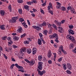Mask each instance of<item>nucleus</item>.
<instances>
[{
    "instance_id": "f257e3e1",
    "label": "nucleus",
    "mask_w": 76,
    "mask_h": 76,
    "mask_svg": "<svg viewBox=\"0 0 76 76\" xmlns=\"http://www.w3.org/2000/svg\"><path fill=\"white\" fill-rule=\"evenodd\" d=\"M66 38L67 39H70V40H71L72 41H75L74 37L72 36H70V35H67L66 36Z\"/></svg>"
},
{
    "instance_id": "f03ea898",
    "label": "nucleus",
    "mask_w": 76,
    "mask_h": 76,
    "mask_svg": "<svg viewBox=\"0 0 76 76\" xmlns=\"http://www.w3.org/2000/svg\"><path fill=\"white\" fill-rule=\"evenodd\" d=\"M37 71H38V72L39 75L40 76H42L45 73V70H43L41 72V71L39 70V69H37Z\"/></svg>"
},
{
    "instance_id": "7ed1b4c3",
    "label": "nucleus",
    "mask_w": 76,
    "mask_h": 76,
    "mask_svg": "<svg viewBox=\"0 0 76 76\" xmlns=\"http://www.w3.org/2000/svg\"><path fill=\"white\" fill-rule=\"evenodd\" d=\"M67 68L69 70H72V67L71 64L69 63H67L66 64Z\"/></svg>"
},
{
    "instance_id": "20e7f679",
    "label": "nucleus",
    "mask_w": 76,
    "mask_h": 76,
    "mask_svg": "<svg viewBox=\"0 0 76 76\" xmlns=\"http://www.w3.org/2000/svg\"><path fill=\"white\" fill-rule=\"evenodd\" d=\"M68 32L69 35L71 34H72V35H74L75 34V32H74V31L71 29L69 30Z\"/></svg>"
},
{
    "instance_id": "39448f33",
    "label": "nucleus",
    "mask_w": 76,
    "mask_h": 76,
    "mask_svg": "<svg viewBox=\"0 0 76 76\" xmlns=\"http://www.w3.org/2000/svg\"><path fill=\"white\" fill-rule=\"evenodd\" d=\"M18 69H19V70H18V71L24 73V70H23V67L20 66H19V68Z\"/></svg>"
},
{
    "instance_id": "423d86ee",
    "label": "nucleus",
    "mask_w": 76,
    "mask_h": 76,
    "mask_svg": "<svg viewBox=\"0 0 76 76\" xmlns=\"http://www.w3.org/2000/svg\"><path fill=\"white\" fill-rule=\"evenodd\" d=\"M56 4H57V6H56V8L58 9H60L61 6V4L58 2H56Z\"/></svg>"
},
{
    "instance_id": "0eeeda50",
    "label": "nucleus",
    "mask_w": 76,
    "mask_h": 76,
    "mask_svg": "<svg viewBox=\"0 0 76 76\" xmlns=\"http://www.w3.org/2000/svg\"><path fill=\"white\" fill-rule=\"evenodd\" d=\"M9 22L10 23H16V20H15L12 18L10 20Z\"/></svg>"
},
{
    "instance_id": "6e6552de",
    "label": "nucleus",
    "mask_w": 76,
    "mask_h": 76,
    "mask_svg": "<svg viewBox=\"0 0 76 76\" xmlns=\"http://www.w3.org/2000/svg\"><path fill=\"white\" fill-rule=\"evenodd\" d=\"M21 53H25L26 51V48H23L20 49Z\"/></svg>"
},
{
    "instance_id": "1a4fd4ad",
    "label": "nucleus",
    "mask_w": 76,
    "mask_h": 76,
    "mask_svg": "<svg viewBox=\"0 0 76 76\" xmlns=\"http://www.w3.org/2000/svg\"><path fill=\"white\" fill-rule=\"evenodd\" d=\"M58 28L59 29V30L58 31L59 32H60V33H63V28L61 26L58 27Z\"/></svg>"
},
{
    "instance_id": "9d476101",
    "label": "nucleus",
    "mask_w": 76,
    "mask_h": 76,
    "mask_svg": "<svg viewBox=\"0 0 76 76\" xmlns=\"http://www.w3.org/2000/svg\"><path fill=\"white\" fill-rule=\"evenodd\" d=\"M17 31L19 33H22V31H23V30L22 29V28L21 27H20L17 30Z\"/></svg>"
},
{
    "instance_id": "9b49d317",
    "label": "nucleus",
    "mask_w": 76,
    "mask_h": 76,
    "mask_svg": "<svg viewBox=\"0 0 76 76\" xmlns=\"http://www.w3.org/2000/svg\"><path fill=\"white\" fill-rule=\"evenodd\" d=\"M73 9V7L72 6H69L67 8V10L66 11V12L67 13H69V10H72Z\"/></svg>"
},
{
    "instance_id": "f8f14e48",
    "label": "nucleus",
    "mask_w": 76,
    "mask_h": 76,
    "mask_svg": "<svg viewBox=\"0 0 76 76\" xmlns=\"http://www.w3.org/2000/svg\"><path fill=\"white\" fill-rule=\"evenodd\" d=\"M37 48H34L33 50V54L35 55L37 53Z\"/></svg>"
},
{
    "instance_id": "ddd939ff",
    "label": "nucleus",
    "mask_w": 76,
    "mask_h": 76,
    "mask_svg": "<svg viewBox=\"0 0 76 76\" xmlns=\"http://www.w3.org/2000/svg\"><path fill=\"white\" fill-rule=\"evenodd\" d=\"M29 63H30V66H33L35 64V60H31Z\"/></svg>"
},
{
    "instance_id": "4468645a",
    "label": "nucleus",
    "mask_w": 76,
    "mask_h": 76,
    "mask_svg": "<svg viewBox=\"0 0 76 76\" xmlns=\"http://www.w3.org/2000/svg\"><path fill=\"white\" fill-rule=\"evenodd\" d=\"M47 56L48 58H50L51 57V56H52V53L51 52V50L49 51Z\"/></svg>"
},
{
    "instance_id": "2eb2a0df",
    "label": "nucleus",
    "mask_w": 76,
    "mask_h": 76,
    "mask_svg": "<svg viewBox=\"0 0 76 76\" xmlns=\"http://www.w3.org/2000/svg\"><path fill=\"white\" fill-rule=\"evenodd\" d=\"M0 13L2 16H4V14H5V12L3 10H0Z\"/></svg>"
},
{
    "instance_id": "dca6fc26",
    "label": "nucleus",
    "mask_w": 76,
    "mask_h": 76,
    "mask_svg": "<svg viewBox=\"0 0 76 76\" xmlns=\"http://www.w3.org/2000/svg\"><path fill=\"white\" fill-rule=\"evenodd\" d=\"M53 37L54 38H55V39L58 38V35L56 34H53Z\"/></svg>"
},
{
    "instance_id": "f3484780",
    "label": "nucleus",
    "mask_w": 76,
    "mask_h": 76,
    "mask_svg": "<svg viewBox=\"0 0 76 76\" xmlns=\"http://www.w3.org/2000/svg\"><path fill=\"white\" fill-rule=\"evenodd\" d=\"M4 25H1L0 26V28L1 30H5V27H4Z\"/></svg>"
},
{
    "instance_id": "a211bd4d",
    "label": "nucleus",
    "mask_w": 76,
    "mask_h": 76,
    "mask_svg": "<svg viewBox=\"0 0 76 76\" xmlns=\"http://www.w3.org/2000/svg\"><path fill=\"white\" fill-rule=\"evenodd\" d=\"M27 53L28 54H30L32 53V50L31 49H28L27 50Z\"/></svg>"
},
{
    "instance_id": "6ab92c4d",
    "label": "nucleus",
    "mask_w": 76,
    "mask_h": 76,
    "mask_svg": "<svg viewBox=\"0 0 76 76\" xmlns=\"http://www.w3.org/2000/svg\"><path fill=\"white\" fill-rule=\"evenodd\" d=\"M37 43L38 44V45H42V42H41V39H39L38 40Z\"/></svg>"
},
{
    "instance_id": "aec40b11",
    "label": "nucleus",
    "mask_w": 76,
    "mask_h": 76,
    "mask_svg": "<svg viewBox=\"0 0 76 76\" xmlns=\"http://www.w3.org/2000/svg\"><path fill=\"white\" fill-rule=\"evenodd\" d=\"M71 13H74L75 14L76 13V12H75V10L74 9H73V8L72 10H70Z\"/></svg>"
},
{
    "instance_id": "412c9836",
    "label": "nucleus",
    "mask_w": 76,
    "mask_h": 76,
    "mask_svg": "<svg viewBox=\"0 0 76 76\" xmlns=\"http://www.w3.org/2000/svg\"><path fill=\"white\" fill-rule=\"evenodd\" d=\"M62 65L63 67V68L64 70H66V69H67V68L66 67V64H63Z\"/></svg>"
},
{
    "instance_id": "4be33fe9",
    "label": "nucleus",
    "mask_w": 76,
    "mask_h": 76,
    "mask_svg": "<svg viewBox=\"0 0 76 76\" xmlns=\"http://www.w3.org/2000/svg\"><path fill=\"white\" fill-rule=\"evenodd\" d=\"M48 32V31L47 30H45L43 31V34H44L45 35H47Z\"/></svg>"
},
{
    "instance_id": "5701e85b",
    "label": "nucleus",
    "mask_w": 76,
    "mask_h": 76,
    "mask_svg": "<svg viewBox=\"0 0 76 76\" xmlns=\"http://www.w3.org/2000/svg\"><path fill=\"white\" fill-rule=\"evenodd\" d=\"M24 8L25 9H26L28 11L29 10V6L28 5H25L24 7Z\"/></svg>"
},
{
    "instance_id": "b1692460",
    "label": "nucleus",
    "mask_w": 76,
    "mask_h": 76,
    "mask_svg": "<svg viewBox=\"0 0 76 76\" xmlns=\"http://www.w3.org/2000/svg\"><path fill=\"white\" fill-rule=\"evenodd\" d=\"M73 47H74V44L72 43L71 44L69 45V48L70 49H73L74 48Z\"/></svg>"
},
{
    "instance_id": "393cba45",
    "label": "nucleus",
    "mask_w": 76,
    "mask_h": 76,
    "mask_svg": "<svg viewBox=\"0 0 76 76\" xmlns=\"http://www.w3.org/2000/svg\"><path fill=\"white\" fill-rule=\"evenodd\" d=\"M24 44L26 45V44H29V42L27 40L25 41L24 42Z\"/></svg>"
},
{
    "instance_id": "a878e982",
    "label": "nucleus",
    "mask_w": 76,
    "mask_h": 76,
    "mask_svg": "<svg viewBox=\"0 0 76 76\" xmlns=\"http://www.w3.org/2000/svg\"><path fill=\"white\" fill-rule=\"evenodd\" d=\"M38 58L39 61H41L42 60V56H39Z\"/></svg>"
},
{
    "instance_id": "bb28decb",
    "label": "nucleus",
    "mask_w": 76,
    "mask_h": 76,
    "mask_svg": "<svg viewBox=\"0 0 76 76\" xmlns=\"http://www.w3.org/2000/svg\"><path fill=\"white\" fill-rule=\"evenodd\" d=\"M38 66H39L40 67H42V63L41 62H39L38 63Z\"/></svg>"
},
{
    "instance_id": "cd10ccee",
    "label": "nucleus",
    "mask_w": 76,
    "mask_h": 76,
    "mask_svg": "<svg viewBox=\"0 0 76 76\" xmlns=\"http://www.w3.org/2000/svg\"><path fill=\"white\" fill-rule=\"evenodd\" d=\"M19 21L21 22H23L24 21V19L22 18H19Z\"/></svg>"
},
{
    "instance_id": "c85d7f7f",
    "label": "nucleus",
    "mask_w": 76,
    "mask_h": 76,
    "mask_svg": "<svg viewBox=\"0 0 76 76\" xmlns=\"http://www.w3.org/2000/svg\"><path fill=\"white\" fill-rule=\"evenodd\" d=\"M14 40L15 41H17L19 39V37H18L15 36L13 38Z\"/></svg>"
},
{
    "instance_id": "c756f323",
    "label": "nucleus",
    "mask_w": 76,
    "mask_h": 76,
    "mask_svg": "<svg viewBox=\"0 0 76 76\" xmlns=\"http://www.w3.org/2000/svg\"><path fill=\"white\" fill-rule=\"evenodd\" d=\"M52 25L53 26V28H54L56 30L57 29V26H56V25H55L54 24H53Z\"/></svg>"
},
{
    "instance_id": "7c9ffc66",
    "label": "nucleus",
    "mask_w": 76,
    "mask_h": 76,
    "mask_svg": "<svg viewBox=\"0 0 76 76\" xmlns=\"http://www.w3.org/2000/svg\"><path fill=\"white\" fill-rule=\"evenodd\" d=\"M62 60H63V57H61L58 59V62H60V61H62Z\"/></svg>"
},
{
    "instance_id": "2f4dec72",
    "label": "nucleus",
    "mask_w": 76,
    "mask_h": 76,
    "mask_svg": "<svg viewBox=\"0 0 76 76\" xmlns=\"http://www.w3.org/2000/svg\"><path fill=\"white\" fill-rule=\"evenodd\" d=\"M61 10L62 11H66V7H61Z\"/></svg>"
},
{
    "instance_id": "473e14b6",
    "label": "nucleus",
    "mask_w": 76,
    "mask_h": 76,
    "mask_svg": "<svg viewBox=\"0 0 76 76\" xmlns=\"http://www.w3.org/2000/svg\"><path fill=\"white\" fill-rule=\"evenodd\" d=\"M7 38V36H4L2 37L1 39L2 40H6Z\"/></svg>"
},
{
    "instance_id": "72a5a7b5",
    "label": "nucleus",
    "mask_w": 76,
    "mask_h": 76,
    "mask_svg": "<svg viewBox=\"0 0 76 76\" xmlns=\"http://www.w3.org/2000/svg\"><path fill=\"white\" fill-rule=\"evenodd\" d=\"M66 73H67V74H69V75H70V74H72V72L69 70H67L66 71Z\"/></svg>"
},
{
    "instance_id": "f704fd0d",
    "label": "nucleus",
    "mask_w": 76,
    "mask_h": 76,
    "mask_svg": "<svg viewBox=\"0 0 76 76\" xmlns=\"http://www.w3.org/2000/svg\"><path fill=\"white\" fill-rule=\"evenodd\" d=\"M8 9L10 11H12V6L10 4L8 7Z\"/></svg>"
},
{
    "instance_id": "c9c22d12",
    "label": "nucleus",
    "mask_w": 76,
    "mask_h": 76,
    "mask_svg": "<svg viewBox=\"0 0 76 76\" xmlns=\"http://www.w3.org/2000/svg\"><path fill=\"white\" fill-rule=\"evenodd\" d=\"M38 69H37V70H42V66L40 67L39 66H38Z\"/></svg>"
},
{
    "instance_id": "e433bc0d",
    "label": "nucleus",
    "mask_w": 76,
    "mask_h": 76,
    "mask_svg": "<svg viewBox=\"0 0 76 76\" xmlns=\"http://www.w3.org/2000/svg\"><path fill=\"white\" fill-rule=\"evenodd\" d=\"M39 35L40 36V38L41 39H43V37H42V35L41 33H39Z\"/></svg>"
},
{
    "instance_id": "4c0bfd02",
    "label": "nucleus",
    "mask_w": 76,
    "mask_h": 76,
    "mask_svg": "<svg viewBox=\"0 0 76 76\" xmlns=\"http://www.w3.org/2000/svg\"><path fill=\"white\" fill-rule=\"evenodd\" d=\"M68 26L69 29H73V25H68Z\"/></svg>"
},
{
    "instance_id": "58836bf2",
    "label": "nucleus",
    "mask_w": 76,
    "mask_h": 76,
    "mask_svg": "<svg viewBox=\"0 0 76 76\" xmlns=\"http://www.w3.org/2000/svg\"><path fill=\"white\" fill-rule=\"evenodd\" d=\"M36 29H37V31H40V30H41V28L39 27V26H37Z\"/></svg>"
},
{
    "instance_id": "ea45409f",
    "label": "nucleus",
    "mask_w": 76,
    "mask_h": 76,
    "mask_svg": "<svg viewBox=\"0 0 76 76\" xmlns=\"http://www.w3.org/2000/svg\"><path fill=\"white\" fill-rule=\"evenodd\" d=\"M18 12L20 14H22V10L21 9H19L18 10Z\"/></svg>"
},
{
    "instance_id": "a19ab883",
    "label": "nucleus",
    "mask_w": 76,
    "mask_h": 76,
    "mask_svg": "<svg viewBox=\"0 0 76 76\" xmlns=\"http://www.w3.org/2000/svg\"><path fill=\"white\" fill-rule=\"evenodd\" d=\"M55 39H56L55 40V42H56L57 43L59 42V41L58 40V38Z\"/></svg>"
},
{
    "instance_id": "79ce46f5",
    "label": "nucleus",
    "mask_w": 76,
    "mask_h": 76,
    "mask_svg": "<svg viewBox=\"0 0 76 76\" xmlns=\"http://www.w3.org/2000/svg\"><path fill=\"white\" fill-rule=\"evenodd\" d=\"M41 39L42 42L43 44H45V41H44V40L43 39Z\"/></svg>"
},
{
    "instance_id": "37998d69",
    "label": "nucleus",
    "mask_w": 76,
    "mask_h": 76,
    "mask_svg": "<svg viewBox=\"0 0 76 76\" xmlns=\"http://www.w3.org/2000/svg\"><path fill=\"white\" fill-rule=\"evenodd\" d=\"M4 57L6 59V60H7L8 58V57H7V56H6V54H4Z\"/></svg>"
},
{
    "instance_id": "c03bdc74",
    "label": "nucleus",
    "mask_w": 76,
    "mask_h": 76,
    "mask_svg": "<svg viewBox=\"0 0 76 76\" xmlns=\"http://www.w3.org/2000/svg\"><path fill=\"white\" fill-rule=\"evenodd\" d=\"M15 66H16V67L18 68H18L19 67V66H19V65H18V64H15Z\"/></svg>"
},
{
    "instance_id": "a18cd8bd",
    "label": "nucleus",
    "mask_w": 76,
    "mask_h": 76,
    "mask_svg": "<svg viewBox=\"0 0 76 76\" xmlns=\"http://www.w3.org/2000/svg\"><path fill=\"white\" fill-rule=\"evenodd\" d=\"M72 51L73 53L76 54V49L75 48V49L72 50Z\"/></svg>"
},
{
    "instance_id": "49530a36",
    "label": "nucleus",
    "mask_w": 76,
    "mask_h": 76,
    "mask_svg": "<svg viewBox=\"0 0 76 76\" xmlns=\"http://www.w3.org/2000/svg\"><path fill=\"white\" fill-rule=\"evenodd\" d=\"M11 37H8L7 38V40L9 41H11Z\"/></svg>"
},
{
    "instance_id": "de8ad7c7",
    "label": "nucleus",
    "mask_w": 76,
    "mask_h": 76,
    "mask_svg": "<svg viewBox=\"0 0 76 76\" xmlns=\"http://www.w3.org/2000/svg\"><path fill=\"white\" fill-rule=\"evenodd\" d=\"M31 3H37V1L36 0H33L31 1Z\"/></svg>"
},
{
    "instance_id": "09e8293b",
    "label": "nucleus",
    "mask_w": 76,
    "mask_h": 76,
    "mask_svg": "<svg viewBox=\"0 0 76 76\" xmlns=\"http://www.w3.org/2000/svg\"><path fill=\"white\" fill-rule=\"evenodd\" d=\"M14 66H15L14 64H12L10 67L11 69H12L13 68V67H14Z\"/></svg>"
},
{
    "instance_id": "8fccbe9b",
    "label": "nucleus",
    "mask_w": 76,
    "mask_h": 76,
    "mask_svg": "<svg viewBox=\"0 0 76 76\" xmlns=\"http://www.w3.org/2000/svg\"><path fill=\"white\" fill-rule=\"evenodd\" d=\"M52 34V30L50 29L49 32L48 33V34Z\"/></svg>"
},
{
    "instance_id": "3c124183",
    "label": "nucleus",
    "mask_w": 76,
    "mask_h": 76,
    "mask_svg": "<svg viewBox=\"0 0 76 76\" xmlns=\"http://www.w3.org/2000/svg\"><path fill=\"white\" fill-rule=\"evenodd\" d=\"M54 22L55 23H56L57 25H58V21L56 20H55L54 21Z\"/></svg>"
},
{
    "instance_id": "603ef678",
    "label": "nucleus",
    "mask_w": 76,
    "mask_h": 76,
    "mask_svg": "<svg viewBox=\"0 0 76 76\" xmlns=\"http://www.w3.org/2000/svg\"><path fill=\"white\" fill-rule=\"evenodd\" d=\"M60 50H61V51L63 50V47L62 46H61L60 47Z\"/></svg>"
},
{
    "instance_id": "864d4df0",
    "label": "nucleus",
    "mask_w": 76,
    "mask_h": 76,
    "mask_svg": "<svg viewBox=\"0 0 76 76\" xmlns=\"http://www.w3.org/2000/svg\"><path fill=\"white\" fill-rule=\"evenodd\" d=\"M12 47L14 48H18V46H16L15 45H12Z\"/></svg>"
},
{
    "instance_id": "5fc2aeb1",
    "label": "nucleus",
    "mask_w": 76,
    "mask_h": 76,
    "mask_svg": "<svg viewBox=\"0 0 76 76\" xmlns=\"http://www.w3.org/2000/svg\"><path fill=\"white\" fill-rule=\"evenodd\" d=\"M48 63L49 64H52V61L51 60H49L48 61Z\"/></svg>"
},
{
    "instance_id": "6e6d98bb",
    "label": "nucleus",
    "mask_w": 76,
    "mask_h": 76,
    "mask_svg": "<svg viewBox=\"0 0 76 76\" xmlns=\"http://www.w3.org/2000/svg\"><path fill=\"white\" fill-rule=\"evenodd\" d=\"M18 2L19 3H23V1L21 0H19L18 1Z\"/></svg>"
},
{
    "instance_id": "4d7b16f0",
    "label": "nucleus",
    "mask_w": 76,
    "mask_h": 76,
    "mask_svg": "<svg viewBox=\"0 0 76 76\" xmlns=\"http://www.w3.org/2000/svg\"><path fill=\"white\" fill-rule=\"evenodd\" d=\"M40 12H42V13L44 14V11H43V10H42V9H40Z\"/></svg>"
},
{
    "instance_id": "13d9d810",
    "label": "nucleus",
    "mask_w": 76,
    "mask_h": 76,
    "mask_svg": "<svg viewBox=\"0 0 76 76\" xmlns=\"http://www.w3.org/2000/svg\"><path fill=\"white\" fill-rule=\"evenodd\" d=\"M24 60L25 61H26V62H27V63H30V61L28 60V59H24Z\"/></svg>"
},
{
    "instance_id": "bf43d9fd",
    "label": "nucleus",
    "mask_w": 76,
    "mask_h": 76,
    "mask_svg": "<svg viewBox=\"0 0 76 76\" xmlns=\"http://www.w3.org/2000/svg\"><path fill=\"white\" fill-rule=\"evenodd\" d=\"M62 51L63 53L64 54H67V53H66V52L63 50H62Z\"/></svg>"
},
{
    "instance_id": "052dcab7",
    "label": "nucleus",
    "mask_w": 76,
    "mask_h": 76,
    "mask_svg": "<svg viewBox=\"0 0 76 76\" xmlns=\"http://www.w3.org/2000/svg\"><path fill=\"white\" fill-rule=\"evenodd\" d=\"M12 18L14 19V20H17V19H18V17H13Z\"/></svg>"
},
{
    "instance_id": "680f3d73",
    "label": "nucleus",
    "mask_w": 76,
    "mask_h": 76,
    "mask_svg": "<svg viewBox=\"0 0 76 76\" xmlns=\"http://www.w3.org/2000/svg\"><path fill=\"white\" fill-rule=\"evenodd\" d=\"M23 25L24 26V27L25 28H28V26L25 24H24V25Z\"/></svg>"
},
{
    "instance_id": "e2e57ef3",
    "label": "nucleus",
    "mask_w": 76,
    "mask_h": 76,
    "mask_svg": "<svg viewBox=\"0 0 76 76\" xmlns=\"http://www.w3.org/2000/svg\"><path fill=\"white\" fill-rule=\"evenodd\" d=\"M45 5H46V2H45L43 4H42V6H45Z\"/></svg>"
},
{
    "instance_id": "0e129e2a",
    "label": "nucleus",
    "mask_w": 76,
    "mask_h": 76,
    "mask_svg": "<svg viewBox=\"0 0 76 76\" xmlns=\"http://www.w3.org/2000/svg\"><path fill=\"white\" fill-rule=\"evenodd\" d=\"M42 26H46V23H43L42 24Z\"/></svg>"
},
{
    "instance_id": "69168bd1",
    "label": "nucleus",
    "mask_w": 76,
    "mask_h": 76,
    "mask_svg": "<svg viewBox=\"0 0 76 76\" xmlns=\"http://www.w3.org/2000/svg\"><path fill=\"white\" fill-rule=\"evenodd\" d=\"M37 26H33L32 27L34 29H36Z\"/></svg>"
},
{
    "instance_id": "338daca9",
    "label": "nucleus",
    "mask_w": 76,
    "mask_h": 76,
    "mask_svg": "<svg viewBox=\"0 0 76 76\" xmlns=\"http://www.w3.org/2000/svg\"><path fill=\"white\" fill-rule=\"evenodd\" d=\"M53 54V55H54V57H57V55H56V53H54Z\"/></svg>"
},
{
    "instance_id": "774afa93",
    "label": "nucleus",
    "mask_w": 76,
    "mask_h": 76,
    "mask_svg": "<svg viewBox=\"0 0 76 76\" xmlns=\"http://www.w3.org/2000/svg\"><path fill=\"white\" fill-rule=\"evenodd\" d=\"M24 75L25 76H30V75L28 74H25Z\"/></svg>"
}]
</instances>
